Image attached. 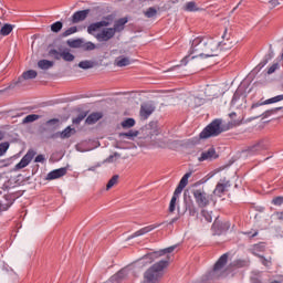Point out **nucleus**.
<instances>
[{
	"mask_svg": "<svg viewBox=\"0 0 283 283\" xmlns=\"http://www.w3.org/2000/svg\"><path fill=\"white\" fill-rule=\"evenodd\" d=\"M90 17V9L76 11L71 17L72 23H81V21H85Z\"/></svg>",
	"mask_w": 283,
	"mask_h": 283,
	"instance_id": "11",
	"label": "nucleus"
},
{
	"mask_svg": "<svg viewBox=\"0 0 283 283\" xmlns=\"http://www.w3.org/2000/svg\"><path fill=\"white\" fill-rule=\"evenodd\" d=\"M83 50H86L87 52H91L92 50H96V44L93 42H86L82 45Z\"/></svg>",
	"mask_w": 283,
	"mask_h": 283,
	"instance_id": "43",
	"label": "nucleus"
},
{
	"mask_svg": "<svg viewBox=\"0 0 283 283\" xmlns=\"http://www.w3.org/2000/svg\"><path fill=\"white\" fill-rule=\"evenodd\" d=\"M229 261V254H222L216 262L212 271H210L203 280H219V277H224L227 275V262Z\"/></svg>",
	"mask_w": 283,
	"mask_h": 283,
	"instance_id": "3",
	"label": "nucleus"
},
{
	"mask_svg": "<svg viewBox=\"0 0 283 283\" xmlns=\"http://www.w3.org/2000/svg\"><path fill=\"white\" fill-rule=\"evenodd\" d=\"M280 101H283V95H276L274 97L265 99L264 102L254 103L251 105L250 112H253L258 107H262V105H272L273 103H280Z\"/></svg>",
	"mask_w": 283,
	"mask_h": 283,
	"instance_id": "9",
	"label": "nucleus"
},
{
	"mask_svg": "<svg viewBox=\"0 0 283 283\" xmlns=\"http://www.w3.org/2000/svg\"><path fill=\"white\" fill-rule=\"evenodd\" d=\"M46 125H51L54 129H56V127H59V118L49 119Z\"/></svg>",
	"mask_w": 283,
	"mask_h": 283,
	"instance_id": "49",
	"label": "nucleus"
},
{
	"mask_svg": "<svg viewBox=\"0 0 283 283\" xmlns=\"http://www.w3.org/2000/svg\"><path fill=\"white\" fill-rule=\"evenodd\" d=\"M61 30H63V22L61 21H57L51 25L52 32H61Z\"/></svg>",
	"mask_w": 283,
	"mask_h": 283,
	"instance_id": "41",
	"label": "nucleus"
},
{
	"mask_svg": "<svg viewBox=\"0 0 283 283\" xmlns=\"http://www.w3.org/2000/svg\"><path fill=\"white\" fill-rule=\"evenodd\" d=\"M87 114H80L77 117L73 118V125H81L82 120H85Z\"/></svg>",
	"mask_w": 283,
	"mask_h": 283,
	"instance_id": "44",
	"label": "nucleus"
},
{
	"mask_svg": "<svg viewBox=\"0 0 283 283\" xmlns=\"http://www.w3.org/2000/svg\"><path fill=\"white\" fill-rule=\"evenodd\" d=\"M227 224V229H229V223H226Z\"/></svg>",
	"mask_w": 283,
	"mask_h": 283,
	"instance_id": "63",
	"label": "nucleus"
},
{
	"mask_svg": "<svg viewBox=\"0 0 283 283\" xmlns=\"http://www.w3.org/2000/svg\"><path fill=\"white\" fill-rule=\"evenodd\" d=\"M103 118V113H92L87 116L85 119L86 125H94L95 123H98Z\"/></svg>",
	"mask_w": 283,
	"mask_h": 283,
	"instance_id": "23",
	"label": "nucleus"
},
{
	"mask_svg": "<svg viewBox=\"0 0 283 283\" xmlns=\"http://www.w3.org/2000/svg\"><path fill=\"white\" fill-rule=\"evenodd\" d=\"M36 156V151L30 149L28 153L22 157L20 163L15 165V169H25L30 163H32V159Z\"/></svg>",
	"mask_w": 283,
	"mask_h": 283,
	"instance_id": "8",
	"label": "nucleus"
},
{
	"mask_svg": "<svg viewBox=\"0 0 283 283\" xmlns=\"http://www.w3.org/2000/svg\"><path fill=\"white\" fill-rule=\"evenodd\" d=\"M191 171L187 172L182 176V178L179 181V185L177 186V188L175 189L176 193H182V189H185V187H187V185H189V178H191Z\"/></svg>",
	"mask_w": 283,
	"mask_h": 283,
	"instance_id": "17",
	"label": "nucleus"
},
{
	"mask_svg": "<svg viewBox=\"0 0 283 283\" xmlns=\"http://www.w3.org/2000/svg\"><path fill=\"white\" fill-rule=\"evenodd\" d=\"M12 30H14V25L12 24H4L1 29H0V34L2 36H8Z\"/></svg>",
	"mask_w": 283,
	"mask_h": 283,
	"instance_id": "30",
	"label": "nucleus"
},
{
	"mask_svg": "<svg viewBox=\"0 0 283 283\" xmlns=\"http://www.w3.org/2000/svg\"><path fill=\"white\" fill-rule=\"evenodd\" d=\"M62 59H63V61L72 63V61H74L75 56H74V54L70 53L69 50H64V51H62Z\"/></svg>",
	"mask_w": 283,
	"mask_h": 283,
	"instance_id": "32",
	"label": "nucleus"
},
{
	"mask_svg": "<svg viewBox=\"0 0 283 283\" xmlns=\"http://www.w3.org/2000/svg\"><path fill=\"white\" fill-rule=\"evenodd\" d=\"M178 198H180V195L174 192L168 208L169 213H174V211H176V202H178Z\"/></svg>",
	"mask_w": 283,
	"mask_h": 283,
	"instance_id": "28",
	"label": "nucleus"
},
{
	"mask_svg": "<svg viewBox=\"0 0 283 283\" xmlns=\"http://www.w3.org/2000/svg\"><path fill=\"white\" fill-rule=\"evenodd\" d=\"M255 235H258V232H255V233L253 234V238H255Z\"/></svg>",
	"mask_w": 283,
	"mask_h": 283,
	"instance_id": "62",
	"label": "nucleus"
},
{
	"mask_svg": "<svg viewBox=\"0 0 283 283\" xmlns=\"http://www.w3.org/2000/svg\"><path fill=\"white\" fill-rule=\"evenodd\" d=\"M134 125H136V120L134 118H127L122 122V127L124 129H129L130 127H134Z\"/></svg>",
	"mask_w": 283,
	"mask_h": 283,
	"instance_id": "35",
	"label": "nucleus"
},
{
	"mask_svg": "<svg viewBox=\"0 0 283 283\" xmlns=\"http://www.w3.org/2000/svg\"><path fill=\"white\" fill-rule=\"evenodd\" d=\"M96 168L95 167H91L88 168V171H94Z\"/></svg>",
	"mask_w": 283,
	"mask_h": 283,
	"instance_id": "58",
	"label": "nucleus"
},
{
	"mask_svg": "<svg viewBox=\"0 0 283 283\" xmlns=\"http://www.w3.org/2000/svg\"><path fill=\"white\" fill-rule=\"evenodd\" d=\"M220 52V41L211 36H197L191 42L190 54H195L191 59H209L218 56Z\"/></svg>",
	"mask_w": 283,
	"mask_h": 283,
	"instance_id": "1",
	"label": "nucleus"
},
{
	"mask_svg": "<svg viewBox=\"0 0 283 283\" xmlns=\"http://www.w3.org/2000/svg\"><path fill=\"white\" fill-rule=\"evenodd\" d=\"M264 149H266V145H264V142H260L254 144L253 146H250L248 148V154L253 156L255 154H260V151H264Z\"/></svg>",
	"mask_w": 283,
	"mask_h": 283,
	"instance_id": "19",
	"label": "nucleus"
},
{
	"mask_svg": "<svg viewBox=\"0 0 283 283\" xmlns=\"http://www.w3.org/2000/svg\"><path fill=\"white\" fill-rule=\"evenodd\" d=\"M122 274H123V272H118V273H117V276L120 277Z\"/></svg>",
	"mask_w": 283,
	"mask_h": 283,
	"instance_id": "60",
	"label": "nucleus"
},
{
	"mask_svg": "<svg viewBox=\"0 0 283 283\" xmlns=\"http://www.w3.org/2000/svg\"><path fill=\"white\" fill-rule=\"evenodd\" d=\"M272 205H274V207H282V205H283V197H274L272 199Z\"/></svg>",
	"mask_w": 283,
	"mask_h": 283,
	"instance_id": "46",
	"label": "nucleus"
},
{
	"mask_svg": "<svg viewBox=\"0 0 283 283\" xmlns=\"http://www.w3.org/2000/svg\"><path fill=\"white\" fill-rule=\"evenodd\" d=\"M109 21L107 20H102L99 22L92 23L87 27V33L88 34H94L97 30H101V28H108Z\"/></svg>",
	"mask_w": 283,
	"mask_h": 283,
	"instance_id": "13",
	"label": "nucleus"
},
{
	"mask_svg": "<svg viewBox=\"0 0 283 283\" xmlns=\"http://www.w3.org/2000/svg\"><path fill=\"white\" fill-rule=\"evenodd\" d=\"M276 111H280V109H282V107H277V108H275Z\"/></svg>",
	"mask_w": 283,
	"mask_h": 283,
	"instance_id": "61",
	"label": "nucleus"
},
{
	"mask_svg": "<svg viewBox=\"0 0 283 283\" xmlns=\"http://www.w3.org/2000/svg\"><path fill=\"white\" fill-rule=\"evenodd\" d=\"M176 251V245H171L169 248H166L159 252H153L149 254H146L144 258L140 259L142 264H151L156 258H160V255H165V253H174Z\"/></svg>",
	"mask_w": 283,
	"mask_h": 283,
	"instance_id": "5",
	"label": "nucleus"
},
{
	"mask_svg": "<svg viewBox=\"0 0 283 283\" xmlns=\"http://www.w3.org/2000/svg\"><path fill=\"white\" fill-rule=\"evenodd\" d=\"M169 266V260H161L144 272V279L142 283H160L165 275V270Z\"/></svg>",
	"mask_w": 283,
	"mask_h": 283,
	"instance_id": "2",
	"label": "nucleus"
},
{
	"mask_svg": "<svg viewBox=\"0 0 283 283\" xmlns=\"http://www.w3.org/2000/svg\"><path fill=\"white\" fill-rule=\"evenodd\" d=\"M35 163H45V156L43 155H38L35 157Z\"/></svg>",
	"mask_w": 283,
	"mask_h": 283,
	"instance_id": "53",
	"label": "nucleus"
},
{
	"mask_svg": "<svg viewBox=\"0 0 283 283\" xmlns=\"http://www.w3.org/2000/svg\"><path fill=\"white\" fill-rule=\"evenodd\" d=\"M222 41L220 43V50H231L233 45H235V42L231 40V34L228 33L227 29L224 30L222 34Z\"/></svg>",
	"mask_w": 283,
	"mask_h": 283,
	"instance_id": "10",
	"label": "nucleus"
},
{
	"mask_svg": "<svg viewBox=\"0 0 283 283\" xmlns=\"http://www.w3.org/2000/svg\"><path fill=\"white\" fill-rule=\"evenodd\" d=\"M271 114H273V111H266L265 113L259 114L256 115L253 120H255V118H260V116H264V118H266V116H271Z\"/></svg>",
	"mask_w": 283,
	"mask_h": 283,
	"instance_id": "51",
	"label": "nucleus"
},
{
	"mask_svg": "<svg viewBox=\"0 0 283 283\" xmlns=\"http://www.w3.org/2000/svg\"><path fill=\"white\" fill-rule=\"evenodd\" d=\"M0 211H6V208H2V207L0 206Z\"/></svg>",
	"mask_w": 283,
	"mask_h": 283,
	"instance_id": "59",
	"label": "nucleus"
},
{
	"mask_svg": "<svg viewBox=\"0 0 283 283\" xmlns=\"http://www.w3.org/2000/svg\"><path fill=\"white\" fill-rule=\"evenodd\" d=\"M260 260H261V264H263V266H266V269H270V266H272L273 261L271 258L266 259L263 255H259Z\"/></svg>",
	"mask_w": 283,
	"mask_h": 283,
	"instance_id": "38",
	"label": "nucleus"
},
{
	"mask_svg": "<svg viewBox=\"0 0 283 283\" xmlns=\"http://www.w3.org/2000/svg\"><path fill=\"white\" fill-rule=\"evenodd\" d=\"M218 158V155L216 154V149L210 148L203 153H201V156L198 158L199 163H205V160H216Z\"/></svg>",
	"mask_w": 283,
	"mask_h": 283,
	"instance_id": "15",
	"label": "nucleus"
},
{
	"mask_svg": "<svg viewBox=\"0 0 283 283\" xmlns=\"http://www.w3.org/2000/svg\"><path fill=\"white\" fill-rule=\"evenodd\" d=\"M235 116H237L235 112H232V113L229 114V117H230V118H233V117H235Z\"/></svg>",
	"mask_w": 283,
	"mask_h": 283,
	"instance_id": "55",
	"label": "nucleus"
},
{
	"mask_svg": "<svg viewBox=\"0 0 283 283\" xmlns=\"http://www.w3.org/2000/svg\"><path fill=\"white\" fill-rule=\"evenodd\" d=\"M127 23V18H120L119 20H117L114 24V27L112 28V30H114V33L116 34V32H123L125 30V24Z\"/></svg>",
	"mask_w": 283,
	"mask_h": 283,
	"instance_id": "22",
	"label": "nucleus"
},
{
	"mask_svg": "<svg viewBox=\"0 0 283 283\" xmlns=\"http://www.w3.org/2000/svg\"><path fill=\"white\" fill-rule=\"evenodd\" d=\"M39 118H41V115L31 114V115H28L27 117H24L22 123L23 124L34 123V120H39Z\"/></svg>",
	"mask_w": 283,
	"mask_h": 283,
	"instance_id": "34",
	"label": "nucleus"
},
{
	"mask_svg": "<svg viewBox=\"0 0 283 283\" xmlns=\"http://www.w3.org/2000/svg\"><path fill=\"white\" fill-rule=\"evenodd\" d=\"M74 134H76V130L72 127H66L64 130H62L61 133H59L60 138H62L63 140L65 138H72V136H74Z\"/></svg>",
	"mask_w": 283,
	"mask_h": 283,
	"instance_id": "26",
	"label": "nucleus"
},
{
	"mask_svg": "<svg viewBox=\"0 0 283 283\" xmlns=\"http://www.w3.org/2000/svg\"><path fill=\"white\" fill-rule=\"evenodd\" d=\"M155 111L156 107H154V105L146 103L142 104L139 114L142 118H144V120H147V118H149V116H151V114H154Z\"/></svg>",
	"mask_w": 283,
	"mask_h": 283,
	"instance_id": "12",
	"label": "nucleus"
},
{
	"mask_svg": "<svg viewBox=\"0 0 283 283\" xmlns=\"http://www.w3.org/2000/svg\"><path fill=\"white\" fill-rule=\"evenodd\" d=\"M38 73L34 70L25 71L21 77H19L18 83H21V81H30V78H36Z\"/></svg>",
	"mask_w": 283,
	"mask_h": 283,
	"instance_id": "24",
	"label": "nucleus"
},
{
	"mask_svg": "<svg viewBox=\"0 0 283 283\" xmlns=\"http://www.w3.org/2000/svg\"><path fill=\"white\" fill-rule=\"evenodd\" d=\"M269 6H270V8H277V6H280V1L279 0H270Z\"/></svg>",
	"mask_w": 283,
	"mask_h": 283,
	"instance_id": "52",
	"label": "nucleus"
},
{
	"mask_svg": "<svg viewBox=\"0 0 283 283\" xmlns=\"http://www.w3.org/2000/svg\"><path fill=\"white\" fill-rule=\"evenodd\" d=\"M49 56H53V59H55V61H61L62 52H59L55 49H52L49 51Z\"/></svg>",
	"mask_w": 283,
	"mask_h": 283,
	"instance_id": "39",
	"label": "nucleus"
},
{
	"mask_svg": "<svg viewBox=\"0 0 283 283\" xmlns=\"http://www.w3.org/2000/svg\"><path fill=\"white\" fill-rule=\"evenodd\" d=\"M186 103H188L189 107L195 109V107H200L202 105L203 101L200 97L197 96H190L186 99Z\"/></svg>",
	"mask_w": 283,
	"mask_h": 283,
	"instance_id": "21",
	"label": "nucleus"
},
{
	"mask_svg": "<svg viewBox=\"0 0 283 283\" xmlns=\"http://www.w3.org/2000/svg\"><path fill=\"white\" fill-rule=\"evenodd\" d=\"M38 67L40 70H50V67H54V62L49 60H40L38 62Z\"/></svg>",
	"mask_w": 283,
	"mask_h": 283,
	"instance_id": "27",
	"label": "nucleus"
},
{
	"mask_svg": "<svg viewBox=\"0 0 283 283\" xmlns=\"http://www.w3.org/2000/svg\"><path fill=\"white\" fill-rule=\"evenodd\" d=\"M222 132H226L222 127V119H214L200 133V138L220 136Z\"/></svg>",
	"mask_w": 283,
	"mask_h": 283,
	"instance_id": "4",
	"label": "nucleus"
},
{
	"mask_svg": "<svg viewBox=\"0 0 283 283\" xmlns=\"http://www.w3.org/2000/svg\"><path fill=\"white\" fill-rule=\"evenodd\" d=\"M120 158V154L115 153L114 155H111L106 158V163H116Z\"/></svg>",
	"mask_w": 283,
	"mask_h": 283,
	"instance_id": "45",
	"label": "nucleus"
},
{
	"mask_svg": "<svg viewBox=\"0 0 283 283\" xmlns=\"http://www.w3.org/2000/svg\"><path fill=\"white\" fill-rule=\"evenodd\" d=\"M277 67H280V65L277 63L272 64L269 69H268V74H273L275 73V71L277 70Z\"/></svg>",
	"mask_w": 283,
	"mask_h": 283,
	"instance_id": "50",
	"label": "nucleus"
},
{
	"mask_svg": "<svg viewBox=\"0 0 283 283\" xmlns=\"http://www.w3.org/2000/svg\"><path fill=\"white\" fill-rule=\"evenodd\" d=\"M76 32H78V29L76 27H71L62 33V36H71V34H76Z\"/></svg>",
	"mask_w": 283,
	"mask_h": 283,
	"instance_id": "42",
	"label": "nucleus"
},
{
	"mask_svg": "<svg viewBox=\"0 0 283 283\" xmlns=\"http://www.w3.org/2000/svg\"><path fill=\"white\" fill-rule=\"evenodd\" d=\"M144 14L147 19H154V17L158 14V10H156L154 7H150L144 12Z\"/></svg>",
	"mask_w": 283,
	"mask_h": 283,
	"instance_id": "31",
	"label": "nucleus"
},
{
	"mask_svg": "<svg viewBox=\"0 0 283 283\" xmlns=\"http://www.w3.org/2000/svg\"><path fill=\"white\" fill-rule=\"evenodd\" d=\"M266 247L264 245V243H259V244H254L251 249V252L253 255H256V258H259L260 252L265 251Z\"/></svg>",
	"mask_w": 283,
	"mask_h": 283,
	"instance_id": "29",
	"label": "nucleus"
},
{
	"mask_svg": "<svg viewBox=\"0 0 283 283\" xmlns=\"http://www.w3.org/2000/svg\"><path fill=\"white\" fill-rule=\"evenodd\" d=\"M192 196L200 209H205V207H209V195L205 192V189H193Z\"/></svg>",
	"mask_w": 283,
	"mask_h": 283,
	"instance_id": "6",
	"label": "nucleus"
},
{
	"mask_svg": "<svg viewBox=\"0 0 283 283\" xmlns=\"http://www.w3.org/2000/svg\"><path fill=\"white\" fill-rule=\"evenodd\" d=\"M182 10H185V12H202V10H205V7L196 3L195 1H189L185 3Z\"/></svg>",
	"mask_w": 283,
	"mask_h": 283,
	"instance_id": "14",
	"label": "nucleus"
},
{
	"mask_svg": "<svg viewBox=\"0 0 283 283\" xmlns=\"http://www.w3.org/2000/svg\"><path fill=\"white\" fill-rule=\"evenodd\" d=\"M0 140H3V133L0 132Z\"/></svg>",
	"mask_w": 283,
	"mask_h": 283,
	"instance_id": "57",
	"label": "nucleus"
},
{
	"mask_svg": "<svg viewBox=\"0 0 283 283\" xmlns=\"http://www.w3.org/2000/svg\"><path fill=\"white\" fill-rule=\"evenodd\" d=\"M132 64V60H129V57H125V56H119L116 57L115 60V65L117 67H127V65Z\"/></svg>",
	"mask_w": 283,
	"mask_h": 283,
	"instance_id": "25",
	"label": "nucleus"
},
{
	"mask_svg": "<svg viewBox=\"0 0 283 283\" xmlns=\"http://www.w3.org/2000/svg\"><path fill=\"white\" fill-rule=\"evenodd\" d=\"M69 45L71 48H82L83 46V41L81 40H74L72 42H69Z\"/></svg>",
	"mask_w": 283,
	"mask_h": 283,
	"instance_id": "48",
	"label": "nucleus"
},
{
	"mask_svg": "<svg viewBox=\"0 0 283 283\" xmlns=\"http://www.w3.org/2000/svg\"><path fill=\"white\" fill-rule=\"evenodd\" d=\"M94 36L99 43H107V41H112L113 36H116V33L114 32V29L105 28L98 33H96Z\"/></svg>",
	"mask_w": 283,
	"mask_h": 283,
	"instance_id": "7",
	"label": "nucleus"
},
{
	"mask_svg": "<svg viewBox=\"0 0 283 283\" xmlns=\"http://www.w3.org/2000/svg\"><path fill=\"white\" fill-rule=\"evenodd\" d=\"M201 214L205 218L206 222H212L213 217H211V213H209V211L202 210Z\"/></svg>",
	"mask_w": 283,
	"mask_h": 283,
	"instance_id": "47",
	"label": "nucleus"
},
{
	"mask_svg": "<svg viewBox=\"0 0 283 283\" xmlns=\"http://www.w3.org/2000/svg\"><path fill=\"white\" fill-rule=\"evenodd\" d=\"M187 209H188L190 216H196V208H195L193 206H192V207H189V208H187Z\"/></svg>",
	"mask_w": 283,
	"mask_h": 283,
	"instance_id": "54",
	"label": "nucleus"
},
{
	"mask_svg": "<svg viewBox=\"0 0 283 283\" xmlns=\"http://www.w3.org/2000/svg\"><path fill=\"white\" fill-rule=\"evenodd\" d=\"M67 174V168H59L48 174V180H56L57 178H63Z\"/></svg>",
	"mask_w": 283,
	"mask_h": 283,
	"instance_id": "18",
	"label": "nucleus"
},
{
	"mask_svg": "<svg viewBox=\"0 0 283 283\" xmlns=\"http://www.w3.org/2000/svg\"><path fill=\"white\" fill-rule=\"evenodd\" d=\"M119 136L124 138H136V136H138V130H129L128 133H120Z\"/></svg>",
	"mask_w": 283,
	"mask_h": 283,
	"instance_id": "40",
	"label": "nucleus"
},
{
	"mask_svg": "<svg viewBox=\"0 0 283 283\" xmlns=\"http://www.w3.org/2000/svg\"><path fill=\"white\" fill-rule=\"evenodd\" d=\"M270 283H283L282 281L273 280Z\"/></svg>",
	"mask_w": 283,
	"mask_h": 283,
	"instance_id": "56",
	"label": "nucleus"
},
{
	"mask_svg": "<svg viewBox=\"0 0 283 283\" xmlns=\"http://www.w3.org/2000/svg\"><path fill=\"white\" fill-rule=\"evenodd\" d=\"M114 185H118V175H114L107 182L106 185V189L107 191H109V189H112V187H114Z\"/></svg>",
	"mask_w": 283,
	"mask_h": 283,
	"instance_id": "36",
	"label": "nucleus"
},
{
	"mask_svg": "<svg viewBox=\"0 0 283 283\" xmlns=\"http://www.w3.org/2000/svg\"><path fill=\"white\" fill-rule=\"evenodd\" d=\"M78 67H81V70H92V67H94V62L90 60L82 61L78 63Z\"/></svg>",
	"mask_w": 283,
	"mask_h": 283,
	"instance_id": "33",
	"label": "nucleus"
},
{
	"mask_svg": "<svg viewBox=\"0 0 283 283\" xmlns=\"http://www.w3.org/2000/svg\"><path fill=\"white\" fill-rule=\"evenodd\" d=\"M154 229H158V226L151 224V226H148V227H144V228L137 230L135 233H133L132 238H139V235H145V234L154 231Z\"/></svg>",
	"mask_w": 283,
	"mask_h": 283,
	"instance_id": "20",
	"label": "nucleus"
},
{
	"mask_svg": "<svg viewBox=\"0 0 283 283\" xmlns=\"http://www.w3.org/2000/svg\"><path fill=\"white\" fill-rule=\"evenodd\" d=\"M10 149V143L3 142L0 144V158L1 156H6V153Z\"/></svg>",
	"mask_w": 283,
	"mask_h": 283,
	"instance_id": "37",
	"label": "nucleus"
},
{
	"mask_svg": "<svg viewBox=\"0 0 283 283\" xmlns=\"http://www.w3.org/2000/svg\"><path fill=\"white\" fill-rule=\"evenodd\" d=\"M229 187H231V184L229 181L218 182L213 190L214 196H218L219 198H221L222 193H224V191H227V189H229Z\"/></svg>",
	"mask_w": 283,
	"mask_h": 283,
	"instance_id": "16",
	"label": "nucleus"
}]
</instances>
